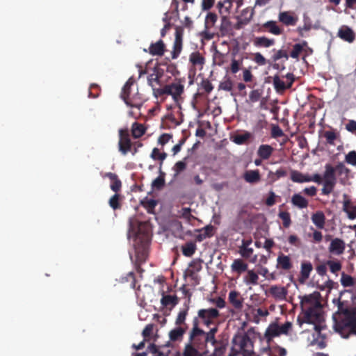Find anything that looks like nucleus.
<instances>
[{
  "instance_id": "obj_1",
  "label": "nucleus",
  "mask_w": 356,
  "mask_h": 356,
  "mask_svg": "<svg viewBox=\"0 0 356 356\" xmlns=\"http://www.w3.org/2000/svg\"><path fill=\"white\" fill-rule=\"evenodd\" d=\"M192 328L188 333V341L186 344H191L197 350H204L208 343H211L214 348V355H221L225 350V344L222 341L217 340L216 334L218 331L217 325L211 328L209 331L204 332L200 327L197 318H193Z\"/></svg>"
},
{
  "instance_id": "obj_2",
  "label": "nucleus",
  "mask_w": 356,
  "mask_h": 356,
  "mask_svg": "<svg viewBox=\"0 0 356 356\" xmlns=\"http://www.w3.org/2000/svg\"><path fill=\"white\" fill-rule=\"evenodd\" d=\"M333 328L342 338L348 339L356 335V302L350 306H345L339 301L337 311L333 314Z\"/></svg>"
},
{
  "instance_id": "obj_3",
  "label": "nucleus",
  "mask_w": 356,
  "mask_h": 356,
  "mask_svg": "<svg viewBox=\"0 0 356 356\" xmlns=\"http://www.w3.org/2000/svg\"><path fill=\"white\" fill-rule=\"evenodd\" d=\"M301 312L297 317L300 327L304 323L312 324L314 330L321 336L323 326L321 323L324 321L323 312L319 302L314 300L312 295L305 296L300 301Z\"/></svg>"
},
{
  "instance_id": "obj_4",
  "label": "nucleus",
  "mask_w": 356,
  "mask_h": 356,
  "mask_svg": "<svg viewBox=\"0 0 356 356\" xmlns=\"http://www.w3.org/2000/svg\"><path fill=\"white\" fill-rule=\"evenodd\" d=\"M349 173L350 170L342 162H339L335 166L330 163L325 164L321 194L329 195L336 186L337 177L340 179V182L343 183L348 178Z\"/></svg>"
},
{
  "instance_id": "obj_5",
  "label": "nucleus",
  "mask_w": 356,
  "mask_h": 356,
  "mask_svg": "<svg viewBox=\"0 0 356 356\" xmlns=\"http://www.w3.org/2000/svg\"><path fill=\"white\" fill-rule=\"evenodd\" d=\"M129 232L135 235L136 238H141L143 244L135 246L136 264L138 270H140V265L145 263L147 258V242L149 240V228L145 222H139L136 219L129 220Z\"/></svg>"
},
{
  "instance_id": "obj_6",
  "label": "nucleus",
  "mask_w": 356,
  "mask_h": 356,
  "mask_svg": "<svg viewBox=\"0 0 356 356\" xmlns=\"http://www.w3.org/2000/svg\"><path fill=\"white\" fill-rule=\"evenodd\" d=\"M134 83V80L132 77L127 80L122 88L121 97L127 106L140 108L143 104L144 98L143 95L138 90L136 92L132 94L131 86Z\"/></svg>"
},
{
  "instance_id": "obj_7",
  "label": "nucleus",
  "mask_w": 356,
  "mask_h": 356,
  "mask_svg": "<svg viewBox=\"0 0 356 356\" xmlns=\"http://www.w3.org/2000/svg\"><path fill=\"white\" fill-rule=\"evenodd\" d=\"M291 328L292 323L289 321H286L282 325H280L277 323H272L265 331L264 339L268 345H270L273 342V338L281 334H288Z\"/></svg>"
},
{
  "instance_id": "obj_8",
  "label": "nucleus",
  "mask_w": 356,
  "mask_h": 356,
  "mask_svg": "<svg viewBox=\"0 0 356 356\" xmlns=\"http://www.w3.org/2000/svg\"><path fill=\"white\" fill-rule=\"evenodd\" d=\"M220 316V312L216 308L200 309L197 311V320L202 321V324L209 327L214 324L215 320Z\"/></svg>"
},
{
  "instance_id": "obj_9",
  "label": "nucleus",
  "mask_w": 356,
  "mask_h": 356,
  "mask_svg": "<svg viewBox=\"0 0 356 356\" xmlns=\"http://www.w3.org/2000/svg\"><path fill=\"white\" fill-rule=\"evenodd\" d=\"M205 62L204 56L199 51L192 52L189 55V63L191 64L190 71H193V72L195 73L197 70H202Z\"/></svg>"
},
{
  "instance_id": "obj_10",
  "label": "nucleus",
  "mask_w": 356,
  "mask_h": 356,
  "mask_svg": "<svg viewBox=\"0 0 356 356\" xmlns=\"http://www.w3.org/2000/svg\"><path fill=\"white\" fill-rule=\"evenodd\" d=\"M286 78L288 81L286 83L282 81L278 75L274 76L273 83L274 88L277 92H282L292 86L295 80L294 75L292 73H288L286 75Z\"/></svg>"
},
{
  "instance_id": "obj_11",
  "label": "nucleus",
  "mask_w": 356,
  "mask_h": 356,
  "mask_svg": "<svg viewBox=\"0 0 356 356\" xmlns=\"http://www.w3.org/2000/svg\"><path fill=\"white\" fill-rule=\"evenodd\" d=\"M202 268V261L200 259H193L188 265V268L185 272L186 276H188L194 281L195 284H200V277L197 273Z\"/></svg>"
},
{
  "instance_id": "obj_12",
  "label": "nucleus",
  "mask_w": 356,
  "mask_h": 356,
  "mask_svg": "<svg viewBox=\"0 0 356 356\" xmlns=\"http://www.w3.org/2000/svg\"><path fill=\"white\" fill-rule=\"evenodd\" d=\"M119 136V151L125 155L131 150L132 145L128 129H120Z\"/></svg>"
},
{
  "instance_id": "obj_13",
  "label": "nucleus",
  "mask_w": 356,
  "mask_h": 356,
  "mask_svg": "<svg viewBox=\"0 0 356 356\" xmlns=\"http://www.w3.org/2000/svg\"><path fill=\"white\" fill-rule=\"evenodd\" d=\"M166 90L168 95H171L175 102H178L184 91V86L179 81L167 84Z\"/></svg>"
},
{
  "instance_id": "obj_14",
  "label": "nucleus",
  "mask_w": 356,
  "mask_h": 356,
  "mask_svg": "<svg viewBox=\"0 0 356 356\" xmlns=\"http://www.w3.org/2000/svg\"><path fill=\"white\" fill-rule=\"evenodd\" d=\"M228 302L236 311L241 312L243 307L244 298L238 291L232 290L228 294Z\"/></svg>"
},
{
  "instance_id": "obj_15",
  "label": "nucleus",
  "mask_w": 356,
  "mask_h": 356,
  "mask_svg": "<svg viewBox=\"0 0 356 356\" xmlns=\"http://www.w3.org/2000/svg\"><path fill=\"white\" fill-rule=\"evenodd\" d=\"M342 210L350 220L356 219V202H353L346 195H343Z\"/></svg>"
},
{
  "instance_id": "obj_16",
  "label": "nucleus",
  "mask_w": 356,
  "mask_h": 356,
  "mask_svg": "<svg viewBox=\"0 0 356 356\" xmlns=\"http://www.w3.org/2000/svg\"><path fill=\"white\" fill-rule=\"evenodd\" d=\"M345 249L346 243L343 240L339 238H333L328 247L329 252L334 255H341L343 254Z\"/></svg>"
},
{
  "instance_id": "obj_17",
  "label": "nucleus",
  "mask_w": 356,
  "mask_h": 356,
  "mask_svg": "<svg viewBox=\"0 0 356 356\" xmlns=\"http://www.w3.org/2000/svg\"><path fill=\"white\" fill-rule=\"evenodd\" d=\"M276 268L278 270L289 271L293 268V264L289 255L280 252L277 258Z\"/></svg>"
},
{
  "instance_id": "obj_18",
  "label": "nucleus",
  "mask_w": 356,
  "mask_h": 356,
  "mask_svg": "<svg viewBox=\"0 0 356 356\" xmlns=\"http://www.w3.org/2000/svg\"><path fill=\"white\" fill-rule=\"evenodd\" d=\"M199 234L195 236V239L201 242L207 238L212 237L216 232V228L211 225L205 226L204 227L199 229H196Z\"/></svg>"
},
{
  "instance_id": "obj_19",
  "label": "nucleus",
  "mask_w": 356,
  "mask_h": 356,
  "mask_svg": "<svg viewBox=\"0 0 356 356\" xmlns=\"http://www.w3.org/2000/svg\"><path fill=\"white\" fill-rule=\"evenodd\" d=\"M313 270V266L310 261H305L301 263L299 282L305 283L309 277Z\"/></svg>"
},
{
  "instance_id": "obj_20",
  "label": "nucleus",
  "mask_w": 356,
  "mask_h": 356,
  "mask_svg": "<svg viewBox=\"0 0 356 356\" xmlns=\"http://www.w3.org/2000/svg\"><path fill=\"white\" fill-rule=\"evenodd\" d=\"M207 350H200L191 344H185L181 355L182 356H217L218 355H207Z\"/></svg>"
},
{
  "instance_id": "obj_21",
  "label": "nucleus",
  "mask_w": 356,
  "mask_h": 356,
  "mask_svg": "<svg viewBox=\"0 0 356 356\" xmlns=\"http://www.w3.org/2000/svg\"><path fill=\"white\" fill-rule=\"evenodd\" d=\"M269 293L275 300H284L286 298L288 291L284 286L273 285L269 289Z\"/></svg>"
},
{
  "instance_id": "obj_22",
  "label": "nucleus",
  "mask_w": 356,
  "mask_h": 356,
  "mask_svg": "<svg viewBox=\"0 0 356 356\" xmlns=\"http://www.w3.org/2000/svg\"><path fill=\"white\" fill-rule=\"evenodd\" d=\"M279 21L286 26H295L298 20L297 16L290 12H280L278 16Z\"/></svg>"
},
{
  "instance_id": "obj_23",
  "label": "nucleus",
  "mask_w": 356,
  "mask_h": 356,
  "mask_svg": "<svg viewBox=\"0 0 356 356\" xmlns=\"http://www.w3.org/2000/svg\"><path fill=\"white\" fill-rule=\"evenodd\" d=\"M103 177H108L110 179V188L113 192L118 193L121 191L122 181L115 173L106 172Z\"/></svg>"
},
{
  "instance_id": "obj_24",
  "label": "nucleus",
  "mask_w": 356,
  "mask_h": 356,
  "mask_svg": "<svg viewBox=\"0 0 356 356\" xmlns=\"http://www.w3.org/2000/svg\"><path fill=\"white\" fill-rule=\"evenodd\" d=\"M309 50L312 52V49L308 47L307 41H302L301 43L295 44L293 46V49L290 53V56L295 59H298L300 54L304 51Z\"/></svg>"
},
{
  "instance_id": "obj_25",
  "label": "nucleus",
  "mask_w": 356,
  "mask_h": 356,
  "mask_svg": "<svg viewBox=\"0 0 356 356\" xmlns=\"http://www.w3.org/2000/svg\"><path fill=\"white\" fill-rule=\"evenodd\" d=\"M338 36L349 43H352L355 40V33L347 26H343L339 30Z\"/></svg>"
},
{
  "instance_id": "obj_26",
  "label": "nucleus",
  "mask_w": 356,
  "mask_h": 356,
  "mask_svg": "<svg viewBox=\"0 0 356 356\" xmlns=\"http://www.w3.org/2000/svg\"><path fill=\"white\" fill-rule=\"evenodd\" d=\"M262 31H268L273 35H279L283 33V29L280 28L275 21H268L262 24Z\"/></svg>"
},
{
  "instance_id": "obj_27",
  "label": "nucleus",
  "mask_w": 356,
  "mask_h": 356,
  "mask_svg": "<svg viewBox=\"0 0 356 356\" xmlns=\"http://www.w3.org/2000/svg\"><path fill=\"white\" fill-rule=\"evenodd\" d=\"M165 51V45L162 40L152 43L149 47V53L152 56H162Z\"/></svg>"
},
{
  "instance_id": "obj_28",
  "label": "nucleus",
  "mask_w": 356,
  "mask_h": 356,
  "mask_svg": "<svg viewBox=\"0 0 356 356\" xmlns=\"http://www.w3.org/2000/svg\"><path fill=\"white\" fill-rule=\"evenodd\" d=\"M268 356H286L287 350L277 344L268 345L264 350Z\"/></svg>"
},
{
  "instance_id": "obj_29",
  "label": "nucleus",
  "mask_w": 356,
  "mask_h": 356,
  "mask_svg": "<svg viewBox=\"0 0 356 356\" xmlns=\"http://www.w3.org/2000/svg\"><path fill=\"white\" fill-rule=\"evenodd\" d=\"M188 326H177L169 332V338L172 341H181L186 332Z\"/></svg>"
},
{
  "instance_id": "obj_30",
  "label": "nucleus",
  "mask_w": 356,
  "mask_h": 356,
  "mask_svg": "<svg viewBox=\"0 0 356 356\" xmlns=\"http://www.w3.org/2000/svg\"><path fill=\"white\" fill-rule=\"evenodd\" d=\"M248 265L241 259H236L231 265V270L233 273H237L239 277L243 273L246 272Z\"/></svg>"
},
{
  "instance_id": "obj_31",
  "label": "nucleus",
  "mask_w": 356,
  "mask_h": 356,
  "mask_svg": "<svg viewBox=\"0 0 356 356\" xmlns=\"http://www.w3.org/2000/svg\"><path fill=\"white\" fill-rule=\"evenodd\" d=\"M179 302V298L176 295H167L162 291L161 304L164 307L170 306L172 308L175 307Z\"/></svg>"
},
{
  "instance_id": "obj_32",
  "label": "nucleus",
  "mask_w": 356,
  "mask_h": 356,
  "mask_svg": "<svg viewBox=\"0 0 356 356\" xmlns=\"http://www.w3.org/2000/svg\"><path fill=\"white\" fill-rule=\"evenodd\" d=\"M291 204L300 209H305L308 207V200L300 193H295L291 197Z\"/></svg>"
},
{
  "instance_id": "obj_33",
  "label": "nucleus",
  "mask_w": 356,
  "mask_h": 356,
  "mask_svg": "<svg viewBox=\"0 0 356 356\" xmlns=\"http://www.w3.org/2000/svg\"><path fill=\"white\" fill-rule=\"evenodd\" d=\"M274 149L269 145H261L257 149V155L263 160L268 159L273 152Z\"/></svg>"
},
{
  "instance_id": "obj_34",
  "label": "nucleus",
  "mask_w": 356,
  "mask_h": 356,
  "mask_svg": "<svg viewBox=\"0 0 356 356\" xmlns=\"http://www.w3.org/2000/svg\"><path fill=\"white\" fill-rule=\"evenodd\" d=\"M232 24L228 17L222 15L221 17V23L220 31L222 36L228 35L232 31Z\"/></svg>"
},
{
  "instance_id": "obj_35",
  "label": "nucleus",
  "mask_w": 356,
  "mask_h": 356,
  "mask_svg": "<svg viewBox=\"0 0 356 356\" xmlns=\"http://www.w3.org/2000/svg\"><path fill=\"white\" fill-rule=\"evenodd\" d=\"M312 222L318 228L323 229L325 224V216L323 211H316L312 216Z\"/></svg>"
},
{
  "instance_id": "obj_36",
  "label": "nucleus",
  "mask_w": 356,
  "mask_h": 356,
  "mask_svg": "<svg viewBox=\"0 0 356 356\" xmlns=\"http://www.w3.org/2000/svg\"><path fill=\"white\" fill-rule=\"evenodd\" d=\"M243 178L248 183L254 184L260 181L261 176L259 170H248L244 173Z\"/></svg>"
},
{
  "instance_id": "obj_37",
  "label": "nucleus",
  "mask_w": 356,
  "mask_h": 356,
  "mask_svg": "<svg viewBox=\"0 0 356 356\" xmlns=\"http://www.w3.org/2000/svg\"><path fill=\"white\" fill-rule=\"evenodd\" d=\"M308 178V174H302V172L296 170H290V179L293 182L295 183H305L307 182Z\"/></svg>"
},
{
  "instance_id": "obj_38",
  "label": "nucleus",
  "mask_w": 356,
  "mask_h": 356,
  "mask_svg": "<svg viewBox=\"0 0 356 356\" xmlns=\"http://www.w3.org/2000/svg\"><path fill=\"white\" fill-rule=\"evenodd\" d=\"M247 273L243 277V282L247 285H257L259 276L253 270H247Z\"/></svg>"
},
{
  "instance_id": "obj_39",
  "label": "nucleus",
  "mask_w": 356,
  "mask_h": 356,
  "mask_svg": "<svg viewBox=\"0 0 356 356\" xmlns=\"http://www.w3.org/2000/svg\"><path fill=\"white\" fill-rule=\"evenodd\" d=\"M274 39H270L265 36L257 37L254 40V44L259 47H269L274 45Z\"/></svg>"
},
{
  "instance_id": "obj_40",
  "label": "nucleus",
  "mask_w": 356,
  "mask_h": 356,
  "mask_svg": "<svg viewBox=\"0 0 356 356\" xmlns=\"http://www.w3.org/2000/svg\"><path fill=\"white\" fill-rule=\"evenodd\" d=\"M287 175V171L285 168H280L275 172L269 171L268 178L272 181L275 182L282 177Z\"/></svg>"
},
{
  "instance_id": "obj_41",
  "label": "nucleus",
  "mask_w": 356,
  "mask_h": 356,
  "mask_svg": "<svg viewBox=\"0 0 356 356\" xmlns=\"http://www.w3.org/2000/svg\"><path fill=\"white\" fill-rule=\"evenodd\" d=\"M197 250L196 244L194 242L190 241L185 243L181 247L182 254L185 257H192Z\"/></svg>"
},
{
  "instance_id": "obj_42",
  "label": "nucleus",
  "mask_w": 356,
  "mask_h": 356,
  "mask_svg": "<svg viewBox=\"0 0 356 356\" xmlns=\"http://www.w3.org/2000/svg\"><path fill=\"white\" fill-rule=\"evenodd\" d=\"M145 128L142 124L134 122L131 127V134L135 138H139L145 133Z\"/></svg>"
},
{
  "instance_id": "obj_43",
  "label": "nucleus",
  "mask_w": 356,
  "mask_h": 356,
  "mask_svg": "<svg viewBox=\"0 0 356 356\" xmlns=\"http://www.w3.org/2000/svg\"><path fill=\"white\" fill-rule=\"evenodd\" d=\"M188 307H186L185 309L179 311L175 319V325L177 326H187L186 323V319L188 316Z\"/></svg>"
},
{
  "instance_id": "obj_44",
  "label": "nucleus",
  "mask_w": 356,
  "mask_h": 356,
  "mask_svg": "<svg viewBox=\"0 0 356 356\" xmlns=\"http://www.w3.org/2000/svg\"><path fill=\"white\" fill-rule=\"evenodd\" d=\"M218 20V16L216 13L209 12L207 13L204 20V27L206 29L213 28Z\"/></svg>"
},
{
  "instance_id": "obj_45",
  "label": "nucleus",
  "mask_w": 356,
  "mask_h": 356,
  "mask_svg": "<svg viewBox=\"0 0 356 356\" xmlns=\"http://www.w3.org/2000/svg\"><path fill=\"white\" fill-rule=\"evenodd\" d=\"M140 204L147 209L148 213H153L157 202L153 199L145 197L140 201Z\"/></svg>"
},
{
  "instance_id": "obj_46",
  "label": "nucleus",
  "mask_w": 356,
  "mask_h": 356,
  "mask_svg": "<svg viewBox=\"0 0 356 356\" xmlns=\"http://www.w3.org/2000/svg\"><path fill=\"white\" fill-rule=\"evenodd\" d=\"M120 198L121 195L118 194V193H115L109 199L108 204L113 210H118L121 209L122 205L120 202Z\"/></svg>"
},
{
  "instance_id": "obj_47",
  "label": "nucleus",
  "mask_w": 356,
  "mask_h": 356,
  "mask_svg": "<svg viewBox=\"0 0 356 356\" xmlns=\"http://www.w3.org/2000/svg\"><path fill=\"white\" fill-rule=\"evenodd\" d=\"M252 136L250 132L245 131L241 134H236L234 136L233 141L238 145L245 144Z\"/></svg>"
},
{
  "instance_id": "obj_48",
  "label": "nucleus",
  "mask_w": 356,
  "mask_h": 356,
  "mask_svg": "<svg viewBox=\"0 0 356 356\" xmlns=\"http://www.w3.org/2000/svg\"><path fill=\"white\" fill-rule=\"evenodd\" d=\"M160 175L156 177L152 183V186L154 189L160 190L165 185V173L161 170H159Z\"/></svg>"
},
{
  "instance_id": "obj_49",
  "label": "nucleus",
  "mask_w": 356,
  "mask_h": 356,
  "mask_svg": "<svg viewBox=\"0 0 356 356\" xmlns=\"http://www.w3.org/2000/svg\"><path fill=\"white\" fill-rule=\"evenodd\" d=\"M182 43H183V41H179V40L174 41L172 51L171 53L172 59H176L179 56V55L181 52V50H182Z\"/></svg>"
},
{
  "instance_id": "obj_50",
  "label": "nucleus",
  "mask_w": 356,
  "mask_h": 356,
  "mask_svg": "<svg viewBox=\"0 0 356 356\" xmlns=\"http://www.w3.org/2000/svg\"><path fill=\"white\" fill-rule=\"evenodd\" d=\"M199 87L207 94H209L213 90V86L208 79H202Z\"/></svg>"
},
{
  "instance_id": "obj_51",
  "label": "nucleus",
  "mask_w": 356,
  "mask_h": 356,
  "mask_svg": "<svg viewBox=\"0 0 356 356\" xmlns=\"http://www.w3.org/2000/svg\"><path fill=\"white\" fill-rule=\"evenodd\" d=\"M326 264L329 266L330 271L334 274L337 273L342 268V265L339 261L327 260Z\"/></svg>"
},
{
  "instance_id": "obj_52",
  "label": "nucleus",
  "mask_w": 356,
  "mask_h": 356,
  "mask_svg": "<svg viewBox=\"0 0 356 356\" xmlns=\"http://www.w3.org/2000/svg\"><path fill=\"white\" fill-rule=\"evenodd\" d=\"M278 216L282 220L283 226L285 228H288L291 225V216L288 211H280Z\"/></svg>"
},
{
  "instance_id": "obj_53",
  "label": "nucleus",
  "mask_w": 356,
  "mask_h": 356,
  "mask_svg": "<svg viewBox=\"0 0 356 356\" xmlns=\"http://www.w3.org/2000/svg\"><path fill=\"white\" fill-rule=\"evenodd\" d=\"M161 74L156 72L149 74L147 76V83L148 85L150 86L152 88L154 86V83H156L158 85H161Z\"/></svg>"
},
{
  "instance_id": "obj_54",
  "label": "nucleus",
  "mask_w": 356,
  "mask_h": 356,
  "mask_svg": "<svg viewBox=\"0 0 356 356\" xmlns=\"http://www.w3.org/2000/svg\"><path fill=\"white\" fill-rule=\"evenodd\" d=\"M341 283L344 287L352 286L354 284V280L350 275H347L345 273H342Z\"/></svg>"
},
{
  "instance_id": "obj_55",
  "label": "nucleus",
  "mask_w": 356,
  "mask_h": 356,
  "mask_svg": "<svg viewBox=\"0 0 356 356\" xmlns=\"http://www.w3.org/2000/svg\"><path fill=\"white\" fill-rule=\"evenodd\" d=\"M243 65V59L236 60L233 58L230 65V72L232 74H236L240 70L241 66Z\"/></svg>"
},
{
  "instance_id": "obj_56",
  "label": "nucleus",
  "mask_w": 356,
  "mask_h": 356,
  "mask_svg": "<svg viewBox=\"0 0 356 356\" xmlns=\"http://www.w3.org/2000/svg\"><path fill=\"white\" fill-rule=\"evenodd\" d=\"M282 58H284L286 60L289 59V55L286 50H277L272 56V59L274 62L277 61Z\"/></svg>"
},
{
  "instance_id": "obj_57",
  "label": "nucleus",
  "mask_w": 356,
  "mask_h": 356,
  "mask_svg": "<svg viewBox=\"0 0 356 356\" xmlns=\"http://www.w3.org/2000/svg\"><path fill=\"white\" fill-rule=\"evenodd\" d=\"M122 282H130V287L135 289L136 280L135 275L133 272H129L126 277H122Z\"/></svg>"
},
{
  "instance_id": "obj_58",
  "label": "nucleus",
  "mask_w": 356,
  "mask_h": 356,
  "mask_svg": "<svg viewBox=\"0 0 356 356\" xmlns=\"http://www.w3.org/2000/svg\"><path fill=\"white\" fill-rule=\"evenodd\" d=\"M186 159L187 158H184V160L177 162L174 165L173 170L175 172L176 175L180 174L186 168Z\"/></svg>"
},
{
  "instance_id": "obj_59",
  "label": "nucleus",
  "mask_w": 356,
  "mask_h": 356,
  "mask_svg": "<svg viewBox=\"0 0 356 356\" xmlns=\"http://www.w3.org/2000/svg\"><path fill=\"white\" fill-rule=\"evenodd\" d=\"M312 29V24L310 23L309 20L304 19V25L303 26H299L297 28V32L298 33L299 35L301 37L304 36V31H309Z\"/></svg>"
},
{
  "instance_id": "obj_60",
  "label": "nucleus",
  "mask_w": 356,
  "mask_h": 356,
  "mask_svg": "<svg viewBox=\"0 0 356 356\" xmlns=\"http://www.w3.org/2000/svg\"><path fill=\"white\" fill-rule=\"evenodd\" d=\"M262 91L259 89L252 90L249 94V99L252 103L258 102L261 97Z\"/></svg>"
},
{
  "instance_id": "obj_61",
  "label": "nucleus",
  "mask_w": 356,
  "mask_h": 356,
  "mask_svg": "<svg viewBox=\"0 0 356 356\" xmlns=\"http://www.w3.org/2000/svg\"><path fill=\"white\" fill-rule=\"evenodd\" d=\"M154 329V325L152 323L147 324L145 327L142 332V335L144 337V339L147 340V338L152 336V334H153Z\"/></svg>"
},
{
  "instance_id": "obj_62",
  "label": "nucleus",
  "mask_w": 356,
  "mask_h": 356,
  "mask_svg": "<svg viewBox=\"0 0 356 356\" xmlns=\"http://www.w3.org/2000/svg\"><path fill=\"white\" fill-rule=\"evenodd\" d=\"M233 83L232 81L228 79L224 81H222L219 84V89L225 91L229 92L232 90Z\"/></svg>"
},
{
  "instance_id": "obj_63",
  "label": "nucleus",
  "mask_w": 356,
  "mask_h": 356,
  "mask_svg": "<svg viewBox=\"0 0 356 356\" xmlns=\"http://www.w3.org/2000/svg\"><path fill=\"white\" fill-rule=\"evenodd\" d=\"M345 161L348 164L356 165V152L350 151L348 152L346 155Z\"/></svg>"
},
{
  "instance_id": "obj_64",
  "label": "nucleus",
  "mask_w": 356,
  "mask_h": 356,
  "mask_svg": "<svg viewBox=\"0 0 356 356\" xmlns=\"http://www.w3.org/2000/svg\"><path fill=\"white\" fill-rule=\"evenodd\" d=\"M99 86L97 84L92 83L90 85L88 96L90 97L96 98L99 94Z\"/></svg>"
}]
</instances>
